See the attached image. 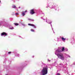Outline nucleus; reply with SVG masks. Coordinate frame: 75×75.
Masks as SVG:
<instances>
[{
  "instance_id": "obj_1",
  "label": "nucleus",
  "mask_w": 75,
  "mask_h": 75,
  "mask_svg": "<svg viewBox=\"0 0 75 75\" xmlns=\"http://www.w3.org/2000/svg\"><path fill=\"white\" fill-rule=\"evenodd\" d=\"M58 53H59V52H55V55H57L59 58L61 59L62 60H64L65 57H64V55H63V54H62V53L58 54Z\"/></svg>"
},
{
  "instance_id": "obj_2",
  "label": "nucleus",
  "mask_w": 75,
  "mask_h": 75,
  "mask_svg": "<svg viewBox=\"0 0 75 75\" xmlns=\"http://www.w3.org/2000/svg\"><path fill=\"white\" fill-rule=\"evenodd\" d=\"M40 74L41 75H45L47 74V67L43 68Z\"/></svg>"
},
{
  "instance_id": "obj_3",
  "label": "nucleus",
  "mask_w": 75,
  "mask_h": 75,
  "mask_svg": "<svg viewBox=\"0 0 75 75\" xmlns=\"http://www.w3.org/2000/svg\"><path fill=\"white\" fill-rule=\"evenodd\" d=\"M65 50V47H59L58 49L56 50L55 52H61L62 51H64Z\"/></svg>"
},
{
  "instance_id": "obj_4",
  "label": "nucleus",
  "mask_w": 75,
  "mask_h": 75,
  "mask_svg": "<svg viewBox=\"0 0 75 75\" xmlns=\"http://www.w3.org/2000/svg\"><path fill=\"white\" fill-rule=\"evenodd\" d=\"M50 21H49V22H48V23L49 24H50L51 26V28H52V31H53V33H54L55 34V33L54 32V29L52 28V24H51V23H52V22H50Z\"/></svg>"
},
{
  "instance_id": "obj_5",
  "label": "nucleus",
  "mask_w": 75,
  "mask_h": 75,
  "mask_svg": "<svg viewBox=\"0 0 75 75\" xmlns=\"http://www.w3.org/2000/svg\"><path fill=\"white\" fill-rule=\"evenodd\" d=\"M27 10H26L25 11H22L21 13V14L22 16H24L25 15V13H27Z\"/></svg>"
},
{
  "instance_id": "obj_6",
  "label": "nucleus",
  "mask_w": 75,
  "mask_h": 75,
  "mask_svg": "<svg viewBox=\"0 0 75 75\" xmlns=\"http://www.w3.org/2000/svg\"><path fill=\"white\" fill-rule=\"evenodd\" d=\"M7 33H6L5 32H3L1 33V36H2L3 35H5V36H6L7 35Z\"/></svg>"
},
{
  "instance_id": "obj_7",
  "label": "nucleus",
  "mask_w": 75,
  "mask_h": 75,
  "mask_svg": "<svg viewBox=\"0 0 75 75\" xmlns=\"http://www.w3.org/2000/svg\"><path fill=\"white\" fill-rule=\"evenodd\" d=\"M34 13H35V12H34V10L32 9L30 10V14H33Z\"/></svg>"
},
{
  "instance_id": "obj_8",
  "label": "nucleus",
  "mask_w": 75,
  "mask_h": 75,
  "mask_svg": "<svg viewBox=\"0 0 75 75\" xmlns=\"http://www.w3.org/2000/svg\"><path fill=\"white\" fill-rule=\"evenodd\" d=\"M28 25H30V26H33V27H34V28H36V26L35 25L33 24H30V23L28 24Z\"/></svg>"
},
{
  "instance_id": "obj_9",
  "label": "nucleus",
  "mask_w": 75,
  "mask_h": 75,
  "mask_svg": "<svg viewBox=\"0 0 75 75\" xmlns=\"http://www.w3.org/2000/svg\"><path fill=\"white\" fill-rule=\"evenodd\" d=\"M12 8H16V9H17V10H18V9H17V8L16 7V6H15V5H13L12 6Z\"/></svg>"
},
{
  "instance_id": "obj_10",
  "label": "nucleus",
  "mask_w": 75,
  "mask_h": 75,
  "mask_svg": "<svg viewBox=\"0 0 75 75\" xmlns=\"http://www.w3.org/2000/svg\"><path fill=\"white\" fill-rule=\"evenodd\" d=\"M3 23V21H0V26L1 25H2Z\"/></svg>"
},
{
  "instance_id": "obj_11",
  "label": "nucleus",
  "mask_w": 75,
  "mask_h": 75,
  "mask_svg": "<svg viewBox=\"0 0 75 75\" xmlns=\"http://www.w3.org/2000/svg\"><path fill=\"white\" fill-rule=\"evenodd\" d=\"M62 41H65L66 38H64L63 37H62Z\"/></svg>"
},
{
  "instance_id": "obj_12",
  "label": "nucleus",
  "mask_w": 75,
  "mask_h": 75,
  "mask_svg": "<svg viewBox=\"0 0 75 75\" xmlns=\"http://www.w3.org/2000/svg\"><path fill=\"white\" fill-rule=\"evenodd\" d=\"M28 20H29V21H34V20L30 18L28 19Z\"/></svg>"
},
{
  "instance_id": "obj_13",
  "label": "nucleus",
  "mask_w": 75,
  "mask_h": 75,
  "mask_svg": "<svg viewBox=\"0 0 75 75\" xmlns=\"http://www.w3.org/2000/svg\"><path fill=\"white\" fill-rule=\"evenodd\" d=\"M53 65H54V66H55V67H56L57 65V63L56 62H55L54 63Z\"/></svg>"
},
{
  "instance_id": "obj_14",
  "label": "nucleus",
  "mask_w": 75,
  "mask_h": 75,
  "mask_svg": "<svg viewBox=\"0 0 75 75\" xmlns=\"http://www.w3.org/2000/svg\"><path fill=\"white\" fill-rule=\"evenodd\" d=\"M14 28L12 27L9 28V29H10V30H13L14 29Z\"/></svg>"
},
{
  "instance_id": "obj_15",
  "label": "nucleus",
  "mask_w": 75,
  "mask_h": 75,
  "mask_svg": "<svg viewBox=\"0 0 75 75\" xmlns=\"http://www.w3.org/2000/svg\"><path fill=\"white\" fill-rule=\"evenodd\" d=\"M14 25H16V26L17 25H18V24L17 23H14Z\"/></svg>"
},
{
  "instance_id": "obj_16",
  "label": "nucleus",
  "mask_w": 75,
  "mask_h": 75,
  "mask_svg": "<svg viewBox=\"0 0 75 75\" xmlns=\"http://www.w3.org/2000/svg\"><path fill=\"white\" fill-rule=\"evenodd\" d=\"M47 62H51V60L48 59L47 60Z\"/></svg>"
},
{
  "instance_id": "obj_17",
  "label": "nucleus",
  "mask_w": 75,
  "mask_h": 75,
  "mask_svg": "<svg viewBox=\"0 0 75 75\" xmlns=\"http://www.w3.org/2000/svg\"><path fill=\"white\" fill-rule=\"evenodd\" d=\"M62 66V64H60L59 65V67H61Z\"/></svg>"
},
{
  "instance_id": "obj_18",
  "label": "nucleus",
  "mask_w": 75,
  "mask_h": 75,
  "mask_svg": "<svg viewBox=\"0 0 75 75\" xmlns=\"http://www.w3.org/2000/svg\"><path fill=\"white\" fill-rule=\"evenodd\" d=\"M64 50L65 51H68V49L66 48Z\"/></svg>"
},
{
  "instance_id": "obj_19",
  "label": "nucleus",
  "mask_w": 75,
  "mask_h": 75,
  "mask_svg": "<svg viewBox=\"0 0 75 75\" xmlns=\"http://www.w3.org/2000/svg\"><path fill=\"white\" fill-rule=\"evenodd\" d=\"M18 13H15L16 16H18Z\"/></svg>"
},
{
  "instance_id": "obj_20",
  "label": "nucleus",
  "mask_w": 75,
  "mask_h": 75,
  "mask_svg": "<svg viewBox=\"0 0 75 75\" xmlns=\"http://www.w3.org/2000/svg\"><path fill=\"white\" fill-rule=\"evenodd\" d=\"M31 31H32V32H34V30L33 29H31Z\"/></svg>"
},
{
  "instance_id": "obj_21",
  "label": "nucleus",
  "mask_w": 75,
  "mask_h": 75,
  "mask_svg": "<svg viewBox=\"0 0 75 75\" xmlns=\"http://www.w3.org/2000/svg\"><path fill=\"white\" fill-rule=\"evenodd\" d=\"M67 57H69V58H70L71 57H70V56L69 55L67 54Z\"/></svg>"
},
{
  "instance_id": "obj_22",
  "label": "nucleus",
  "mask_w": 75,
  "mask_h": 75,
  "mask_svg": "<svg viewBox=\"0 0 75 75\" xmlns=\"http://www.w3.org/2000/svg\"><path fill=\"white\" fill-rule=\"evenodd\" d=\"M22 25H23V26H25V25L24 24H22Z\"/></svg>"
},
{
  "instance_id": "obj_23",
  "label": "nucleus",
  "mask_w": 75,
  "mask_h": 75,
  "mask_svg": "<svg viewBox=\"0 0 75 75\" xmlns=\"http://www.w3.org/2000/svg\"><path fill=\"white\" fill-rule=\"evenodd\" d=\"M11 52H8V54H11Z\"/></svg>"
},
{
  "instance_id": "obj_24",
  "label": "nucleus",
  "mask_w": 75,
  "mask_h": 75,
  "mask_svg": "<svg viewBox=\"0 0 75 75\" xmlns=\"http://www.w3.org/2000/svg\"><path fill=\"white\" fill-rule=\"evenodd\" d=\"M19 56V54H18L16 55V57H18Z\"/></svg>"
},
{
  "instance_id": "obj_25",
  "label": "nucleus",
  "mask_w": 75,
  "mask_h": 75,
  "mask_svg": "<svg viewBox=\"0 0 75 75\" xmlns=\"http://www.w3.org/2000/svg\"><path fill=\"white\" fill-rule=\"evenodd\" d=\"M57 75H60V74L59 73H58Z\"/></svg>"
},
{
  "instance_id": "obj_26",
  "label": "nucleus",
  "mask_w": 75,
  "mask_h": 75,
  "mask_svg": "<svg viewBox=\"0 0 75 75\" xmlns=\"http://www.w3.org/2000/svg\"><path fill=\"white\" fill-rule=\"evenodd\" d=\"M74 65H75V62H74L73 63Z\"/></svg>"
},
{
  "instance_id": "obj_27",
  "label": "nucleus",
  "mask_w": 75,
  "mask_h": 75,
  "mask_svg": "<svg viewBox=\"0 0 75 75\" xmlns=\"http://www.w3.org/2000/svg\"><path fill=\"white\" fill-rule=\"evenodd\" d=\"M34 56H32V57H33V58H34Z\"/></svg>"
},
{
  "instance_id": "obj_28",
  "label": "nucleus",
  "mask_w": 75,
  "mask_h": 75,
  "mask_svg": "<svg viewBox=\"0 0 75 75\" xmlns=\"http://www.w3.org/2000/svg\"><path fill=\"white\" fill-rule=\"evenodd\" d=\"M18 8H20V6H19Z\"/></svg>"
},
{
  "instance_id": "obj_29",
  "label": "nucleus",
  "mask_w": 75,
  "mask_h": 75,
  "mask_svg": "<svg viewBox=\"0 0 75 75\" xmlns=\"http://www.w3.org/2000/svg\"><path fill=\"white\" fill-rule=\"evenodd\" d=\"M54 7H56V6H55V5H54Z\"/></svg>"
},
{
  "instance_id": "obj_30",
  "label": "nucleus",
  "mask_w": 75,
  "mask_h": 75,
  "mask_svg": "<svg viewBox=\"0 0 75 75\" xmlns=\"http://www.w3.org/2000/svg\"><path fill=\"white\" fill-rule=\"evenodd\" d=\"M43 65H45V64H43Z\"/></svg>"
},
{
  "instance_id": "obj_31",
  "label": "nucleus",
  "mask_w": 75,
  "mask_h": 75,
  "mask_svg": "<svg viewBox=\"0 0 75 75\" xmlns=\"http://www.w3.org/2000/svg\"><path fill=\"white\" fill-rule=\"evenodd\" d=\"M57 39L59 40V39L58 38H57Z\"/></svg>"
},
{
  "instance_id": "obj_32",
  "label": "nucleus",
  "mask_w": 75,
  "mask_h": 75,
  "mask_svg": "<svg viewBox=\"0 0 75 75\" xmlns=\"http://www.w3.org/2000/svg\"><path fill=\"white\" fill-rule=\"evenodd\" d=\"M1 3V1L0 0V3Z\"/></svg>"
},
{
  "instance_id": "obj_33",
  "label": "nucleus",
  "mask_w": 75,
  "mask_h": 75,
  "mask_svg": "<svg viewBox=\"0 0 75 75\" xmlns=\"http://www.w3.org/2000/svg\"><path fill=\"white\" fill-rule=\"evenodd\" d=\"M14 14H12V15H14Z\"/></svg>"
},
{
  "instance_id": "obj_34",
  "label": "nucleus",
  "mask_w": 75,
  "mask_h": 75,
  "mask_svg": "<svg viewBox=\"0 0 75 75\" xmlns=\"http://www.w3.org/2000/svg\"><path fill=\"white\" fill-rule=\"evenodd\" d=\"M48 6V7H49V6Z\"/></svg>"
},
{
  "instance_id": "obj_35",
  "label": "nucleus",
  "mask_w": 75,
  "mask_h": 75,
  "mask_svg": "<svg viewBox=\"0 0 75 75\" xmlns=\"http://www.w3.org/2000/svg\"><path fill=\"white\" fill-rule=\"evenodd\" d=\"M46 22H47V20H46Z\"/></svg>"
},
{
  "instance_id": "obj_36",
  "label": "nucleus",
  "mask_w": 75,
  "mask_h": 75,
  "mask_svg": "<svg viewBox=\"0 0 75 75\" xmlns=\"http://www.w3.org/2000/svg\"><path fill=\"white\" fill-rule=\"evenodd\" d=\"M55 10H56V9H55Z\"/></svg>"
},
{
  "instance_id": "obj_37",
  "label": "nucleus",
  "mask_w": 75,
  "mask_h": 75,
  "mask_svg": "<svg viewBox=\"0 0 75 75\" xmlns=\"http://www.w3.org/2000/svg\"><path fill=\"white\" fill-rule=\"evenodd\" d=\"M6 75H7V74Z\"/></svg>"
}]
</instances>
